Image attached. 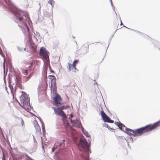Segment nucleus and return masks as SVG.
I'll use <instances>...</instances> for the list:
<instances>
[{
	"mask_svg": "<svg viewBox=\"0 0 160 160\" xmlns=\"http://www.w3.org/2000/svg\"><path fill=\"white\" fill-rule=\"evenodd\" d=\"M160 126V120L153 123L146 125L134 131V136H140L144 133L147 132Z\"/></svg>",
	"mask_w": 160,
	"mask_h": 160,
	"instance_id": "nucleus-1",
	"label": "nucleus"
},
{
	"mask_svg": "<svg viewBox=\"0 0 160 160\" xmlns=\"http://www.w3.org/2000/svg\"><path fill=\"white\" fill-rule=\"evenodd\" d=\"M14 14L16 17V18L19 21L22 23L26 28L28 33L30 32L29 27L26 24V22L29 19V17L27 15H24L23 12L21 11L16 10L14 11Z\"/></svg>",
	"mask_w": 160,
	"mask_h": 160,
	"instance_id": "nucleus-2",
	"label": "nucleus"
},
{
	"mask_svg": "<svg viewBox=\"0 0 160 160\" xmlns=\"http://www.w3.org/2000/svg\"><path fill=\"white\" fill-rule=\"evenodd\" d=\"M49 52L46 50V49L43 48H41L40 50V55L43 57V59L44 62V70H51V67L49 65Z\"/></svg>",
	"mask_w": 160,
	"mask_h": 160,
	"instance_id": "nucleus-3",
	"label": "nucleus"
},
{
	"mask_svg": "<svg viewBox=\"0 0 160 160\" xmlns=\"http://www.w3.org/2000/svg\"><path fill=\"white\" fill-rule=\"evenodd\" d=\"M24 95H21L20 98V101L21 103H22L24 107L29 106L30 105L29 98L28 97L25 93H24Z\"/></svg>",
	"mask_w": 160,
	"mask_h": 160,
	"instance_id": "nucleus-4",
	"label": "nucleus"
},
{
	"mask_svg": "<svg viewBox=\"0 0 160 160\" xmlns=\"http://www.w3.org/2000/svg\"><path fill=\"white\" fill-rule=\"evenodd\" d=\"M79 146L84 150H88L89 149L88 143L87 142L85 139L83 138H81Z\"/></svg>",
	"mask_w": 160,
	"mask_h": 160,
	"instance_id": "nucleus-5",
	"label": "nucleus"
},
{
	"mask_svg": "<svg viewBox=\"0 0 160 160\" xmlns=\"http://www.w3.org/2000/svg\"><path fill=\"white\" fill-rule=\"evenodd\" d=\"M101 114L102 119L105 122L111 123L114 122V121L111 120L110 118L103 111H101Z\"/></svg>",
	"mask_w": 160,
	"mask_h": 160,
	"instance_id": "nucleus-6",
	"label": "nucleus"
},
{
	"mask_svg": "<svg viewBox=\"0 0 160 160\" xmlns=\"http://www.w3.org/2000/svg\"><path fill=\"white\" fill-rule=\"evenodd\" d=\"M52 109L54 110L55 113L58 115L65 117L66 114L62 110L59 108H56L55 107H52Z\"/></svg>",
	"mask_w": 160,
	"mask_h": 160,
	"instance_id": "nucleus-7",
	"label": "nucleus"
},
{
	"mask_svg": "<svg viewBox=\"0 0 160 160\" xmlns=\"http://www.w3.org/2000/svg\"><path fill=\"white\" fill-rule=\"evenodd\" d=\"M53 99L55 105L57 107H58L59 104L61 105V102L62 101V99L59 94H57L53 98Z\"/></svg>",
	"mask_w": 160,
	"mask_h": 160,
	"instance_id": "nucleus-8",
	"label": "nucleus"
},
{
	"mask_svg": "<svg viewBox=\"0 0 160 160\" xmlns=\"http://www.w3.org/2000/svg\"><path fill=\"white\" fill-rule=\"evenodd\" d=\"M49 79L51 80V86L52 87L56 88V80L55 77L53 75H50L49 76Z\"/></svg>",
	"mask_w": 160,
	"mask_h": 160,
	"instance_id": "nucleus-9",
	"label": "nucleus"
},
{
	"mask_svg": "<svg viewBox=\"0 0 160 160\" xmlns=\"http://www.w3.org/2000/svg\"><path fill=\"white\" fill-rule=\"evenodd\" d=\"M28 71H23V77L26 78L27 80H28L30 79L32 75V73L31 72H30L29 73L28 76H27L28 74Z\"/></svg>",
	"mask_w": 160,
	"mask_h": 160,
	"instance_id": "nucleus-10",
	"label": "nucleus"
},
{
	"mask_svg": "<svg viewBox=\"0 0 160 160\" xmlns=\"http://www.w3.org/2000/svg\"><path fill=\"white\" fill-rule=\"evenodd\" d=\"M34 126L36 129V131L38 132L41 133L40 127L36 121H34L33 122Z\"/></svg>",
	"mask_w": 160,
	"mask_h": 160,
	"instance_id": "nucleus-11",
	"label": "nucleus"
},
{
	"mask_svg": "<svg viewBox=\"0 0 160 160\" xmlns=\"http://www.w3.org/2000/svg\"><path fill=\"white\" fill-rule=\"evenodd\" d=\"M14 121L17 123L21 122L22 126L24 125V122L22 118L15 117Z\"/></svg>",
	"mask_w": 160,
	"mask_h": 160,
	"instance_id": "nucleus-12",
	"label": "nucleus"
},
{
	"mask_svg": "<svg viewBox=\"0 0 160 160\" xmlns=\"http://www.w3.org/2000/svg\"><path fill=\"white\" fill-rule=\"evenodd\" d=\"M126 132L128 134L130 135L134 136V131L129 128L126 129Z\"/></svg>",
	"mask_w": 160,
	"mask_h": 160,
	"instance_id": "nucleus-13",
	"label": "nucleus"
},
{
	"mask_svg": "<svg viewBox=\"0 0 160 160\" xmlns=\"http://www.w3.org/2000/svg\"><path fill=\"white\" fill-rule=\"evenodd\" d=\"M68 68L69 70H73V69L75 70L76 69L75 65L73 64V63L72 64L70 63H68Z\"/></svg>",
	"mask_w": 160,
	"mask_h": 160,
	"instance_id": "nucleus-14",
	"label": "nucleus"
},
{
	"mask_svg": "<svg viewBox=\"0 0 160 160\" xmlns=\"http://www.w3.org/2000/svg\"><path fill=\"white\" fill-rule=\"evenodd\" d=\"M61 146V143H55L54 147L52 148V151L53 152L55 149L57 148L60 147Z\"/></svg>",
	"mask_w": 160,
	"mask_h": 160,
	"instance_id": "nucleus-15",
	"label": "nucleus"
},
{
	"mask_svg": "<svg viewBox=\"0 0 160 160\" xmlns=\"http://www.w3.org/2000/svg\"><path fill=\"white\" fill-rule=\"evenodd\" d=\"M12 67L11 63L10 62L8 63L7 64L6 70H12Z\"/></svg>",
	"mask_w": 160,
	"mask_h": 160,
	"instance_id": "nucleus-16",
	"label": "nucleus"
},
{
	"mask_svg": "<svg viewBox=\"0 0 160 160\" xmlns=\"http://www.w3.org/2000/svg\"><path fill=\"white\" fill-rule=\"evenodd\" d=\"M85 48H86V52H87L88 51V48H89V46H88V45H83L82 47V49H84Z\"/></svg>",
	"mask_w": 160,
	"mask_h": 160,
	"instance_id": "nucleus-17",
	"label": "nucleus"
},
{
	"mask_svg": "<svg viewBox=\"0 0 160 160\" xmlns=\"http://www.w3.org/2000/svg\"><path fill=\"white\" fill-rule=\"evenodd\" d=\"M118 126L121 129H122L123 127H124V125L120 122H117Z\"/></svg>",
	"mask_w": 160,
	"mask_h": 160,
	"instance_id": "nucleus-18",
	"label": "nucleus"
},
{
	"mask_svg": "<svg viewBox=\"0 0 160 160\" xmlns=\"http://www.w3.org/2000/svg\"><path fill=\"white\" fill-rule=\"evenodd\" d=\"M83 133L84 134V135L86 136V137L87 138L89 137L90 135L88 134V132L85 131H83Z\"/></svg>",
	"mask_w": 160,
	"mask_h": 160,
	"instance_id": "nucleus-19",
	"label": "nucleus"
},
{
	"mask_svg": "<svg viewBox=\"0 0 160 160\" xmlns=\"http://www.w3.org/2000/svg\"><path fill=\"white\" fill-rule=\"evenodd\" d=\"M59 108H60V109L61 110L62 109H66V107L64 106H61Z\"/></svg>",
	"mask_w": 160,
	"mask_h": 160,
	"instance_id": "nucleus-20",
	"label": "nucleus"
},
{
	"mask_svg": "<svg viewBox=\"0 0 160 160\" xmlns=\"http://www.w3.org/2000/svg\"><path fill=\"white\" fill-rule=\"evenodd\" d=\"M124 154L125 155H126L128 154V152L127 149H125L124 152Z\"/></svg>",
	"mask_w": 160,
	"mask_h": 160,
	"instance_id": "nucleus-21",
	"label": "nucleus"
},
{
	"mask_svg": "<svg viewBox=\"0 0 160 160\" xmlns=\"http://www.w3.org/2000/svg\"><path fill=\"white\" fill-rule=\"evenodd\" d=\"M0 54L3 57H4V54L3 52H2V49L0 47Z\"/></svg>",
	"mask_w": 160,
	"mask_h": 160,
	"instance_id": "nucleus-22",
	"label": "nucleus"
},
{
	"mask_svg": "<svg viewBox=\"0 0 160 160\" xmlns=\"http://www.w3.org/2000/svg\"><path fill=\"white\" fill-rule=\"evenodd\" d=\"M78 62H79V60H75L74 61V62H73V63L74 65H76V64Z\"/></svg>",
	"mask_w": 160,
	"mask_h": 160,
	"instance_id": "nucleus-23",
	"label": "nucleus"
},
{
	"mask_svg": "<svg viewBox=\"0 0 160 160\" xmlns=\"http://www.w3.org/2000/svg\"><path fill=\"white\" fill-rule=\"evenodd\" d=\"M5 58H4V62H3V70H5Z\"/></svg>",
	"mask_w": 160,
	"mask_h": 160,
	"instance_id": "nucleus-24",
	"label": "nucleus"
},
{
	"mask_svg": "<svg viewBox=\"0 0 160 160\" xmlns=\"http://www.w3.org/2000/svg\"><path fill=\"white\" fill-rule=\"evenodd\" d=\"M35 61H33L32 62H31L30 63V64H31V65L30 66H31L34 63H35Z\"/></svg>",
	"mask_w": 160,
	"mask_h": 160,
	"instance_id": "nucleus-25",
	"label": "nucleus"
},
{
	"mask_svg": "<svg viewBox=\"0 0 160 160\" xmlns=\"http://www.w3.org/2000/svg\"><path fill=\"white\" fill-rule=\"evenodd\" d=\"M44 73H45L46 74V79L47 80V71H45Z\"/></svg>",
	"mask_w": 160,
	"mask_h": 160,
	"instance_id": "nucleus-26",
	"label": "nucleus"
},
{
	"mask_svg": "<svg viewBox=\"0 0 160 160\" xmlns=\"http://www.w3.org/2000/svg\"><path fill=\"white\" fill-rule=\"evenodd\" d=\"M26 156L29 159H31V160H32V159L30 158L27 154H26Z\"/></svg>",
	"mask_w": 160,
	"mask_h": 160,
	"instance_id": "nucleus-27",
	"label": "nucleus"
},
{
	"mask_svg": "<svg viewBox=\"0 0 160 160\" xmlns=\"http://www.w3.org/2000/svg\"><path fill=\"white\" fill-rule=\"evenodd\" d=\"M88 158L87 157H86L85 158V160H89V159H88Z\"/></svg>",
	"mask_w": 160,
	"mask_h": 160,
	"instance_id": "nucleus-28",
	"label": "nucleus"
},
{
	"mask_svg": "<svg viewBox=\"0 0 160 160\" xmlns=\"http://www.w3.org/2000/svg\"><path fill=\"white\" fill-rule=\"evenodd\" d=\"M71 122H72V123H73V122H74L73 121H72V120H71Z\"/></svg>",
	"mask_w": 160,
	"mask_h": 160,
	"instance_id": "nucleus-29",
	"label": "nucleus"
},
{
	"mask_svg": "<svg viewBox=\"0 0 160 160\" xmlns=\"http://www.w3.org/2000/svg\"><path fill=\"white\" fill-rule=\"evenodd\" d=\"M122 22L121 21V23L120 25H122Z\"/></svg>",
	"mask_w": 160,
	"mask_h": 160,
	"instance_id": "nucleus-30",
	"label": "nucleus"
},
{
	"mask_svg": "<svg viewBox=\"0 0 160 160\" xmlns=\"http://www.w3.org/2000/svg\"><path fill=\"white\" fill-rule=\"evenodd\" d=\"M51 71V72H54V71H53L52 70V71Z\"/></svg>",
	"mask_w": 160,
	"mask_h": 160,
	"instance_id": "nucleus-31",
	"label": "nucleus"
},
{
	"mask_svg": "<svg viewBox=\"0 0 160 160\" xmlns=\"http://www.w3.org/2000/svg\"><path fill=\"white\" fill-rule=\"evenodd\" d=\"M18 26L19 27H20V26L19 25H18Z\"/></svg>",
	"mask_w": 160,
	"mask_h": 160,
	"instance_id": "nucleus-32",
	"label": "nucleus"
},
{
	"mask_svg": "<svg viewBox=\"0 0 160 160\" xmlns=\"http://www.w3.org/2000/svg\"><path fill=\"white\" fill-rule=\"evenodd\" d=\"M4 72L5 73V70H4Z\"/></svg>",
	"mask_w": 160,
	"mask_h": 160,
	"instance_id": "nucleus-33",
	"label": "nucleus"
},
{
	"mask_svg": "<svg viewBox=\"0 0 160 160\" xmlns=\"http://www.w3.org/2000/svg\"><path fill=\"white\" fill-rule=\"evenodd\" d=\"M71 117H72V115H71Z\"/></svg>",
	"mask_w": 160,
	"mask_h": 160,
	"instance_id": "nucleus-34",
	"label": "nucleus"
},
{
	"mask_svg": "<svg viewBox=\"0 0 160 160\" xmlns=\"http://www.w3.org/2000/svg\"><path fill=\"white\" fill-rule=\"evenodd\" d=\"M110 1H111V2H112V0H110Z\"/></svg>",
	"mask_w": 160,
	"mask_h": 160,
	"instance_id": "nucleus-35",
	"label": "nucleus"
}]
</instances>
